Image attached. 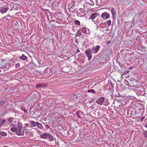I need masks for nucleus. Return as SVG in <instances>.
<instances>
[{"instance_id": "f257e3e1", "label": "nucleus", "mask_w": 147, "mask_h": 147, "mask_svg": "<svg viewBox=\"0 0 147 147\" xmlns=\"http://www.w3.org/2000/svg\"><path fill=\"white\" fill-rule=\"evenodd\" d=\"M17 125L14 124L11 128V130L13 132H16L18 135H24V132L22 131V123H20L17 121Z\"/></svg>"}, {"instance_id": "f03ea898", "label": "nucleus", "mask_w": 147, "mask_h": 147, "mask_svg": "<svg viewBox=\"0 0 147 147\" xmlns=\"http://www.w3.org/2000/svg\"><path fill=\"white\" fill-rule=\"evenodd\" d=\"M86 55L88 57V59L89 61L92 58V51L90 49H87L85 51Z\"/></svg>"}, {"instance_id": "7ed1b4c3", "label": "nucleus", "mask_w": 147, "mask_h": 147, "mask_svg": "<svg viewBox=\"0 0 147 147\" xmlns=\"http://www.w3.org/2000/svg\"><path fill=\"white\" fill-rule=\"evenodd\" d=\"M105 100V98L104 97H100L96 101V103L100 105H102L103 104Z\"/></svg>"}, {"instance_id": "20e7f679", "label": "nucleus", "mask_w": 147, "mask_h": 147, "mask_svg": "<svg viewBox=\"0 0 147 147\" xmlns=\"http://www.w3.org/2000/svg\"><path fill=\"white\" fill-rule=\"evenodd\" d=\"M9 9V7L3 6L2 7H0V13L2 14H3L6 13Z\"/></svg>"}, {"instance_id": "39448f33", "label": "nucleus", "mask_w": 147, "mask_h": 147, "mask_svg": "<svg viewBox=\"0 0 147 147\" xmlns=\"http://www.w3.org/2000/svg\"><path fill=\"white\" fill-rule=\"evenodd\" d=\"M7 63L6 61H4L1 62L0 63V69H5L7 68Z\"/></svg>"}, {"instance_id": "423d86ee", "label": "nucleus", "mask_w": 147, "mask_h": 147, "mask_svg": "<svg viewBox=\"0 0 147 147\" xmlns=\"http://www.w3.org/2000/svg\"><path fill=\"white\" fill-rule=\"evenodd\" d=\"M110 17L109 13L107 12H105L103 13L101 15V18L104 20Z\"/></svg>"}, {"instance_id": "0eeeda50", "label": "nucleus", "mask_w": 147, "mask_h": 147, "mask_svg": "<svg viewBox=\"0 0 147 147\" xmlns=\"http://www.w3.org/2000/svg\"><path fill=\"white\" fill-rule=\"evenodd\" d=\"M100 46H96L94 48H92V51L94 53H97L99 50L100 49Z\"/></svg>"}, {"instance_id": "6e6552de", "label": "nucleus", "mask_w": 147, "mask_h": 147, "mask_svg": "<svg viewBox=\"0 0 147 147\" xmlns=\"http://www.w3.org/2000/svg\"><path fill=\"white\" fill-rule=\"evenodd\" d=\"M98 13L97 12H95L93 13L89 18V20L90 19L93 20L97 16H98Z\"/></svg>"}, {"instance_id": "1a4fd4ad", "label": "nucleus", "mask_w": 147, "mask_h": 147, "mask_svg": "<svg viewBox=\"0 0 147 147\" xmlns=\"http://www.w3.org/2000/svg\"><path fill=\"white\" fill-rule=\"evenodd\" d=\"M73 7H74V4H73L69 9V11L72 13H76L77 10V8L73 9Z\"/></svg>"}, {"instance_id": "9d476101", "label": "nucleus", "mask_w": 147, "mask_h": 147, "mask_svg": "<svg viewBox=\"0 0 147 147\" xmlns=\"http://www.w3.org/2000/svg\"><path fill=\"white\" fill-rule=\"evenodd\" d=\"M47 139H48L50 141H52L54 140V138L53 136L48 133L47 136Z\"/></svg>"}, {"instance_id": "9b49d317", "label": "nucleus", "mask_w": 147, "mask_h": 147, "mask_svg": "<svg viewBox=\"0 0 147 147\" xmlns=\"http://www.w3.org/2000/svg\"><path fill=\"white\" fill-rule=\"evenodd\" d=\"M96 22L97 24L99 25V26L100 27H101V25L103 24L102 23V20L100 18H99L96 20Z\"/></svg>"}, {"instance_id": "f8f14e48", "label": "nucleus", "mask_w": 147, "mask_h": 147, "mask_svg": "<svg viewBox=\"0 0 147 147\" xmlns=\"http://www.w3.org/2000/svg\"><path fill=\"white\" fill-rule=\"evenodd\" d=\"M86 28L82 27L81 28H80V30L77 32L76 33V36H80L81 35H82V34L81 33V32L80 31V30H86Z\"/></svg>"}, {"instance_id": "ddd939ff", "label": "nucleus", "mask_w": 147, "mask_h": 147, "mask_svg": "<svg viewBox=\"0 0 147 147\" xmlns=\"http://www.w3.org/2000/svg\"><path fill=\"white\" fill-rule=\"evenodd\" d=\"M37 126L40 129H43V127L42 124L38 122H36Z\"/></svg>"}, {"instance_id": "4468645a", "label": "nucleus", "mask_w": 147, "mask_h": 147, "mask_svg": "<svg viewBox=\"0 0 147 147\" xmlns=\"http://www.w3.org/2000/svg\"><path fill=\"white\" fill-rule=\"evenodd\" d=\"M48 133H45L43 134H42L40 136V137L44 139H47Z\"/></svg>"}, {"instance_id": "2eb2a0df", "label": "nucleus", "mask_w": 147, "mask_h": 147, "mask_svg": "<svg viewBox=\"0 0 147 147\" xmlns=\"http://www.w3.org/2000/svg\"><path fill=\"white\" fill-rule=\"evenodd\" d=\"M47 85L45 84H37L36 85V88H39L40 87H44Z\"/></svg>"}, {"instance_id": "dca6fc26", "label": "nucleus", "mask_w": 147, "mask_h": 147, "mask_svg": "<svg viewBox=\"0 0 147 147\" xmlns=\"http://www.w3.org/2000/svg\"><path fill=\"white\" fill-rule=\"evenodd\" d=\"M30 124L32 127H34L36 125V122H35L34 121H30Z\"/></svg>"}, {"instance_id": "f3484780", "label": "nucleus", "mask_w": 147, "mask_h": 147, "mask_svg": "<svg viewBox=\"0 0 147 147\" xmlns=\"http://www.w3.org/2000/svg\"><path fill=\"white\" fill-rule=\"evenodd\" d=\"M5 122L6 120L5 119H0V127Z\"/></svg>"}, {"instance_id": "a211bd4d", "label": "nucleus", "mask_w": 147, "mask_h": 147, "mask_svg": "<svg viewBox=\"0 0 147 147\" xmlns=\"http://www.w3.org/2000/svg\"><path fill=\"white\" fill-rule=\"evenodd\" d=\"M79 10L81 12V13H82V14H83V15H82V16H85V12H86V11L85 9H84L83 8H80Z\"/></svg>"}, {"instance_id": "6ab92c4d", "label": "nucleus", "mask_w": 147, "mask_h": 147, "mask_svg": "<svg viewBox=\"0 0 147 147\" xmlns=\"http://www.w3.org/2000/svg\"><path fill=\"white\" fill-rule=\"evenodd\" d=\"M19 58L23 60H25L27 59L26 56L24 55V54H22V56H20Z\"/></svg>"}, {"instance_id": "aec40b11", "label": "nucleus", "mask_w": 147, "mask_h": 147, "mask_svg": "<svg viewBox=\"0 0 147 147\" xmlns=\"http://www.w3.org/2000/svg\"><path fill=\"white\" fill-rule=\"evenodd\" d=\"M87 92L89 93H92L94 94H96V92L93 89L88 90L87 91Z\"/></svg>"}, {"instance_id": "412c9836", "label": "nucleus", "mask_w": 147, "mask_h": 147, "mask_svg": "<svg viewBox=\"0 0 147 147\" xmlns=\"http://www.w3.org/2000/svg\"><path fill=\"white\" fill-rule=\"evenodd\" d=\"M111 11L112 15H116V12L114 7L112 8Z\"/></svg>"}, {"instance_id": "4be33fe9", "label": "nucleus", "mask_w": 147, "mask_h": 147, "mask_svg": "<svg viewBox=\"0 0 147 147\" xmlns=\"http://www.w3.org/2000/svg\"><path fill=\"white\" fill-rule=\"evenodd\" d=\"M74 24L75 25L79 26L80 24V22L78 20H75L74 21Z\"/></svg>"}, {"instance_id": "5701e85b", "label": "nucleus", "mask_w": 147, "mask_h": 147, "mask_svg": "<svg viewBox=\"0 0 147 147\" xmlns=\"http://www.w3.org/2000/svg\"><path fill=\"white\" fill-rule=\"evenodd\" d=\"M0 134L3 136H7V134L3 131H1L0 132Z\"/></svg>"}, {"instance_id": "b1692460", "label": "nucleus", "mask_w": 147, "mask_h": 147, "mask_svg": "<svg viewBox=\"0 0 147 147\" xmlns=\"http://www.w3.org/2000/svg\"><path fill=\"white\" fill-rule=\"evenodd\" d=\"M5 101L4 100H1L0 101V105L1 106L5 104Z\"/></svg>"}, {"instance_id": "393cba45", "label": "nucleus", "mask_w": 147, "mask_h": 147, "mask_svg": "<svg viewBox=\"0 0 147 147\" xmlns=\"http://www.w3.org/2000/svg\"><path fill=\"white\" fill-rule=\"evenodd\" d=\"M111 20H108L106 21L107 24V25H108V27H109L110 25H111Z\"/></svg>"}, {"instance_id": "a878e982", "label": "nucleus", "mask_w": 147, "mask_h": 147, "mask_svg": "<svg viewBox=\"0 0 147 147\" xmlns=\"http://www.w3.org/2000/svg\"><path fill=\"white\" fill-rule=\"evenodd\" d=\"M23 131L24 133V132H25V133H30V131L28 129H24L23 130V131Z\"/></svg>"}, {"instance_id": "bb28decb", "label": "nucleus", "mask_w": 147, "mask_h": 147, "mask_svg": "<svg viewBox=\"0 0 147 147\" xmlns=\"http://www.w3.org/2000/svg\"><path fill=\"white\" fill-rule=\"evenodd\" d=\"M95 100L94 98H92L90 100H89L88 101V103H90V104H91L92 103V102H93Z\"/></svg>"}, {"instance_id": "cd10ccee", "label": "nucleus", "mask_w": 147, "mask_h": 147, "mask_svg": "<svg viewBox=\"0 0 147 147\" xmlns=\"http://www.w3.org/2000/svg\"><path fill=\"white\" fill-rule=\"evenodd\" d=\"M82 15H83V14H82L81 13H77V16H78L80 17H81L83 16H82Z\"/></svg>"}, {"instance_id": "c85d7f7f", "label": "nucleus", "mask_w": 147, "mask_h": 147, "mask_svg": "<svg viewBox=\"0 0 147 147\" xmlns=\"http://www.w3.org/2000/svg\"><path fill=\"white\" fill-rule=\"evenodd\" d=\"M87 8H88L86 6H85L84 5L83 9L85 10H86V12H87L89 10L88 9H87Z\"/></svg>"}, {"instance_id": "c756f323", "label": "nucleus", "mask_w": 147, "mask_h": 147, "mask_svg": "<svg viewBox=\"0 0 147 147\" xmlns=\"http://www.w3.org/2000/svg\"><path fill=\"white\" fill-rule=\"evenodd\" d=\"M110 82H111V83H110L109 84L110 85V86L112 88H113L114 86L112 83L111 82V81H110Z\"/></svg>"}, {"instance_id": "7c9ffc66", "label": "nucleus", "mask_w": 147, "mask_h": 147, "mask_svg": "<svg viewBox=\"0 0 147 147\" xmlns=\"http://www.w3.org/2000/svg\"><path fill=\"white\" fill-rule=\"evenodd\" d=\"M16 68L19 67H20V64L19 63L16 64Z\"/></svg>"}, {"instance_id": "2f4dec72", "label": "nucleus", "mask_w": 147, "mask_h": 147, "mask_svg": "<svg viewBox=\"0 0 147 147\" xmlns=\"http://www.w3.org/2000/svg\"><path fill=\"white\" fill-rule=\"evenodd\" d=\"M144 136L145 137H147V131L144 132Z\"/></svg>"}, {"instance_id": "473e14b6", "label": "nucleus", "mask_w": 147, "mask_h": 147, "mask_svg": "<svg viewBox=\"0 0 147 147\" xmlns=\"http://www.w3.org/2000/svg\"><path fill=\"white\" fill-rule=\"evenodd\" d=\"M36 130H37V133L38 134H40L41 133V131H40L38 129H36Z\"/></svg>"}, {"instance_id": "72a5a7b5", "label": "nucleus", "mask_w": 147, "mask_h": 147, "mask_svg": "<svg viewBox=\"0 0 147 147\" xmlns=\"http://www.w3.org/2000/svg\"><path fill=\"white\" fill-rule=\"evenodd\" d=\"M8 120L9 121H13V120L12 119V118L11 117H9L8 118Z\"/></svg>"}, {"instance_id": "f704fd0d", "label": "nucleus", "mask_w": 147, "mask_h": 147, "mask_svg": "<svg viewBox=\"0 0 147 147\" xmlns=\"http://www.w3.org/2000/svg\"><path fill=\"white\" fill-rule=\"evenodd\" d=\"M145 118V116H143L142 118H141L140 120L141 121H142Z\"/></svg>"}, {"instance_id": "c9c22d12", "label": "nucleus", "mask_w": 147, "mask_h": 147, "mask_svg": "<svg viewBox=\"0 0 147 147\" xmlns=\"http://www.w3.org/2000/svg\"><path fill=\"white\" fill-rule=\"evenodd\" d=\"M128 72V71H127L126 72H125L123 73L122 75H125L126 74H127Z\"/></svg>"}, {"instance_id": "e433bc0d", "label": "nucleus", "mask_w": 147, "mask_h": 147, "mask_svg": "<svg viewBox=\"0 0 147 147\" xmlns=\"http://www.w3.org/2000/svg\"><path fill=\"white\" fill-rule=\"evenodd\" d=\"M115 95L117 97L121 96L119 93H117V94H116Z\"/></svg>"}, {"instance_id": "4c0bfd02", "label": "nucleus", "mask_w": 147, "mask_h": 147, "mask_svg": "<svg viewBox=\"0 0 147 147\" xmlns=\"http://www.w3.org/2000/svg\"><path fill=\"white\" fill-rule=\"evenodd\" d=\"M24 113H27V114L28 113V111L26 109H25L24 110Z\"/></svg>"}, {"instance_id": "58836bf2", "label": "nucleus", "mask_w": 147, "mask_h": 147, "mask_svg": "<svg viewBox=\"0 0 147 147\" xmlns=\"http://www.w3.org/2000/svg\"><path fill=\"white\" fill-rule=\"evenodd\" d=\"M45 127L47 129H48L49 128V127L48 125H45Z\"/></svg>"}, {"instance_id": "ea45409f", "label": "nucleus", "mask_w": 147, "mask_h": 147, "mask_svg": "<svg viewBox=\"0 0 147 147\" xmlns=\"http://www.w3.org/2000/svg\"><path fill=\"white\" fill-rule=\"evenodd\" d=\"M112 15V18H113V19H115V16L116 15Z\"/></svg>"}, {"instance_id": "a19ab883", "label": "nucleus", "mask_w": 147, "mask_h": 147, "mask_svg": "<svg viewBox=\"0 0 147 147\" xmlns=\"http://www.w3.org/2000/svg\"><path fill=\"white\" fill-rule=\"evenodd\" d=\"M13 121V123H14V124H13V125H14V124H16V122H17H17L16 120Z\"/></svg>"}, {"instance_id": "79ce46f5", "label": "nucleus", "mask_w": 147, "mask_h": 147, "mask_svg": "<svg viewBox=\"0 0 147 147\" xmlns=\"http://www.w3.org/2000/svg\"><path fill=\"white\" fill-rule=\"evenodd\" d=\"M126 23H127L129 24V25H131V24L132 23L131 22V21L129 22H126Z\"/></svg>"}, {"instance_id": "37998d69", "label": "nucleus", "mask_w": 147, "mask_h": 147, "mask_svg": "<svg viewBox=\"0 0 147 147\" xmlns=\"http://www.w3.org/2000/svg\"><path fill=\"white\" fill-rule=\"evenodd\" d=\"M75 95H76L75 94H74L73 95V96L71 97V98H72V99H74V96H75Z\"/></svg>"}, {"instance_id": "c03bdc74", "label": "nucleus", "mask_w": 147, "mask_h": 147, "mask_svg": "<svg viewBox=\"0 0 147 147\" xmlns=\"http://www.w3.org/2000/svg\"><path fill=\"white\" fill-rule=\"evenodd\" d=\"M77 115H78V117H79V118H80V115H79V113H78H78H77Z\"/></svg>"}, {"instance_id": "a18cd8bd", "label": "nucleus", "mask_w": 147, "mask_h": 147, "mask_svg": "<svg viewBox=\"0 0 147 147\" xmlns=\"http://www.w3.org/2000/svg\"><path fill=\"white\" fill-rule=\"evenodd\" d=\"M110 41H108L107 43H106V44H109L110 43Z\"/></svg>"}, {"instance_id": "49530a36", "label": "nucleus", "mask_w": 147, "mask_h": 147, "mask_svg": "<svg viewBox=\"0 0 147 147\" xmlns=\"http://www.w3.org/2000/svg\"><path fill=\"white\" fill-rule=\"evenodd\" d=\"M145 127H146V128H147V123H146L145 125Z\"/></svg>"}, {"instance_id": "de8ad7c7", "label": "nucleus", "mask_w": 147, "mask_h": 147, "mask_svg": "<svg viewBox=\"0 0 147 147\" xmlns=\"http://www.w3.org/2000/svg\"><path fill=\"white\" fill-rule=\"evenodd\" d=\"M80 52V50L79 49H78L77 50V52L78 53V52Z\"/></svg>"}, {"instance_id": "09e8293b", "label": "nucleus", "mask_w": 147, "mask_h": 147, "mask_svg": "<svg viewBox=\"0 0 147 147\" xmlns=\"http://www.w3.org/2000/svg\"><path fill=\"white\" fill-rule=\"evenodd\" d=\"M99 27H100L99 26H98V25L97 24V28H98Z\"/></svg>"}, {"instance_id": "8fccbe9b", "label": "nucleus", "mask_w": 147, "mask_h": 147, "mask_svg": "<svg viewBox=\"0 0 147 147\" xmlns=\"http://www.w3.org/2000/svg\"><path fill=\"white\" fill-rule=\"evenodd\" d=\"M109 30V29H108V28H107V29L106 30V31H108Z\"/></svg>"}, {"instance_id": "3c124183", "label": "nucleus", "mask_w": 147, "mask_h": 147, "mask_svg": "<svg viewBox=\"0 0 147 147\" xmlns=\"http://www.w3.org/2000/svg\"><path fill=\"white\" fill-rule=\"evenodd\" d=\"M21 109L22 110H23V108H21Z\"/></svg>"}, {"instance_id": "603ef678", "label": "nucleus", "mask_w": 147, "mask_h": 147, "mask_svg": "<svg viewBox=\"0 0 147 147\" xmlns=\"http://www.w3.org/2000/svg\"><path fill=\"white\" fill-rule=\"evenodd\" d=\"M75 8H76L74 6V7H73V9H74Z\"/></svg>"}, {"instance_id": "864d4df0", "label": "nucleus", "mask_w": 147, "mask_h": 147, "mask_svg": "<svg viewBox=\"0 0 147 147\" xmlns=\"http://www.w3.org/2000/svg\"><path fill=\"white\" fill-rule=\"evenodd\" d=\"M104 24H105V25H106V24H105V23Z\"/></svg>"}, {"instance_id": "5fc2aeb1", "label": "nucleus", "mask_w": 147, "mask_h": 147, "mask_svg": "<svg viewBox=\"0 0 147 147\" xmlns=\"http://www.w3.org/2000/svg\"><path fill=\"white\" fill-rule=\"evenodd\" d=\"M82 14V13H81Z\"/></svg>"}, {"instance_id": "6e6d98bb", "label": "nucleus", "mask_w": 147, "mask_h": 147, "mask_svg": "<svg viewBox=\"0 0 147 147\" xmlns=\"http://www.w3.org/2000/svg\"><path fill=\"white\" fill-rule=\"evenodd\" d=\"M85 32H84V33H85Z\"/></svg>"}, {"instance_id": "4d7b16f0", "label": "nucleus", "mask_w": 147, "mask_h": 147, "mask_svg": "<svg viewBox=\"0 0 147 147\" xmlns=\"http://www.w3.org/2000/svg\"><path fill=\"white\" fill-rule=\"evenodd\" d=\"M1 70H0V72H1Z\"/></svg>"}]
</instances>
